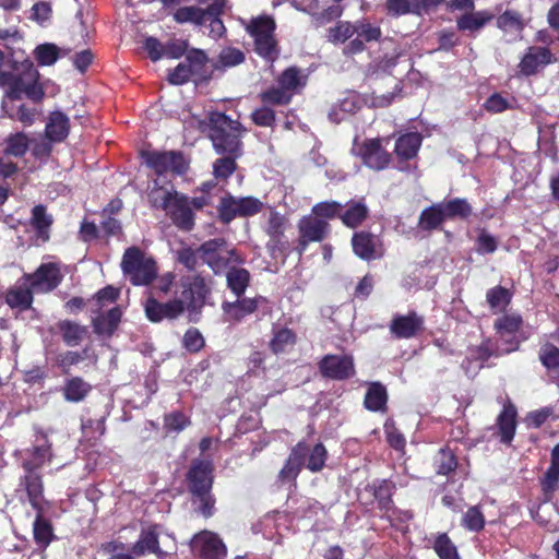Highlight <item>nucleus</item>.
Returning <instances> with one entry per match:
<instances>
[{"label": "nucleus", "mask_w": 559, "mask_h": 559, "mask_svg": "<svg viewBox=\"0 0 559 559\" xmlns=\"http://www.w3.org/2000/svg\"><path fill=\"white\" fill-rule=\"evenodd\" d=\"M246 129L224 112H213L209 119V138L219 155H243L242 136Z\"/></svg>", "instance_id": "obj_1"}, {"label": "nucleus", "mask_w": 559, "mask_h": 559, "mask_svg": "<svg viewBox=\"0 0 559 559\" xmlns=\"http://www.w3.org/2000/svg\"><path fill=\"white\" fill-rule=\"evenodd\" d=\"M5 59L4 52L0 49V68ZM17 72L0 71V87L5 88L7 96L10 99H20L23 95L33 102H40L44 97V91L38 83L39 73L34 64L25 61L21 64Z\"/></svg>", "instance_id": "obj_2"}, {"label": "nucleus", "mask_w": 559, "mask_h": 559, "mask_svg": "<svg viewBox=\"0 0 559 559\" xmlns=\"http://www.w3.org/2000/svg\"><path fill=\"white\" fill-rule=\"evenodd\" d=\"M121 269L134 286H148L154 283L157 276V263L154 258L147 257L136 246L126 249Z\"/></svg>", "instance_id": "obj_3"}, {"label": "nucleus", "mask_w": 559, "mask_h": 559, "mask_svg": "<svg viewBox=\"0 0 559 559\" xmlns=\"http://www.w3.org/2000/svg\"><path fill=\"white\" fill-rule=\"evenodd\" d=\"M222 312L224 321L229 324H239L247 317L258 314V319L261 320L272 313V305L270 300L261 295L254 297H236V300L222 302Z\"/></svg>", "instance_id": "obj_4"}, {"label": "nucleus", "mask_w": 559, "mask_h": 559, "mask_svg": "<svg viewBox=\"0 0 559 559\" xmlns=\"http://www.w3.org/2000/svg\"><path fill=\"white\" fill-rule=\"evenodd\" d=\"M264 207L261 200L255 197L236 198L226 191L219 198L216 206L217 218L224 224H230L237 217H250L259 214Z\"/></svg>", "instance_id": "obj_5"}, {"label": "nucleus", "mask_w": 559, "mask_h": 559, "mask_svg": "<svg viewBox=\"0 0 559 559\" xmlns=\"http://www.w3.org/2000/svg\"><path fill=\"white\" fill-rule=\"evenodd\" d=\"M158 206L166 211V214L179 230L191 231L194 228V209L190 198L186 194L176 190L165 191Z\"/></svg>", "instance_id": "obj_6"}, {"label": "nucleus", "mask_w": 559, "mask_h": 559, "mask_svg": "<svg viewBox=\"0 0 559 559\" xmlns=\"http://www.w3.org/2000/svg\"><path fill=\"white\" fill-rule=\"evenodd\" d=\"M180 297L190 313H201L211 295V287L201 274L182 276L179 281Z\"/></svg>", "instance_id": "obj_7"}, {"label": "nucleus", "mask_w": 559, "mask_h": 559, "mask_svg": "<svg viewBox=\"0 0 559 559\" xmlns=\"http://www.w3.org/2000/svg\"><path fill=\"white\" fill-rule=\"evenodd\" d=\"M141 157L145 165L152 169L157 176H162L167 171L182 176L189 169V164L185 155L180 151H142Z\"/></svg>", "instance_id": "obj_8"}, {"label": "nucleus", "mask_w": 559, "mask_h": 559, "mask_svg": "<svg viewBox=\"0 0 559 559\" xmlns=\"http://www.w3.org/2000/svg\"><path fill=\"white\" fill-rule=\"evenodd\" d=\"M287 226V217L274 210L270 212L267 223L264 228V231L269 237L265 247L269 254L274 259H286L289 254V241L285 235Z\"/></svg>", "instance_id": "obj_9"}, {"label": "nucleus", "mask_w": 559, "mask_h": 559, "mask_svg": "<svg viewBox=\"0 0 559 559\" xmlns=\"http://www.w3.org/2000/svg\"><path fill=\"white\" fill-rule=\"evenodd\" d=\"M396 485L391 479H374L367 484L357 496L360 504L371 507L377 503L380 511L388 512L393 507Z\"/></svg>", "instance_id": "obj_10"}, {"label": "nucleus", "mask_w": 559, "mask_h": 559, "mask_svg": "<svg viewBox=\"0 0 559 559\" xmlns=\"http://www.w3.org/2000/svg\"><path fill=\"white\" fill-rule=\"evenodd\" d=\"M298 240L295 250L301 257L311 242H322L331 234V225L312 213L302 216L297 224Z\"/></svg>", "instance_id": "obj_11"}, {"label": "nucleus", "mask_w": 559, "mask_h": 559, "mask_svg": "<svg viewBox=\"0 0 559 559\" xmlns=\"http://www.w3.org/2000/svg\"><path fill=\"white\" fill-rule=\"evenodd\" d=\"M383 141L384 139L381 138L365 139L355 148V155L366 167L374 171L386 169L393 159L392 153L384 147Z\"/></svg>", "instance_id": "obj_12"}, {"label": "nucleus", "mask_w": 559, "mask_h": 559, "mask_svg": "<svg viewBox=\"0 0 559 559\" xmlns=\"http://www.w3.org/2000/svg\"><path fill=\"white\" fill-rule=\"evenodd\" d=\"M318 369L322 378L333 381H346L356 374L355 361L352 355H324L318 361Z\"/></svg>", "instance_id": "obj_13"}, {"label": "nucleus", "mask_w": 559, "mask_h": 559, "mask_svg": "<svg viewBox=\"0 0 559 559\" xmlns=\"http://www.w3.org/2000/svg\"><path fill=\"white\" fill-rule=\"evenodd\" d=\"M143 306L145 317L152 323H159L164 320L175 321L186 311L183 300L177 297L162 301L157 296L150 295Z\"/></svg>", "instance_id": "obj_14"}, {"label": "nucleus", "mask_w": 559, "mask_h": 559, "mask_svg": "<svg viewBox=\"0 0 559 559\" xmlns=\"http://www.w3.org/2000/svg\"><path fill=\"white\" fill-rule=\"evenodd\" d=\"M186 481L191 496L212 491L214 484L213 462L210 460L194 459L186 474Z\"/></svg>", "instance_id": "obj_15"}, {"label": "nucleus", "mask_w": 559, "mask_h": 559, "mask_svg": "<svg viewBox=\"0 0 559 559\" xmlns=\"http://www.w3.org/2000/svg\"><path fill=\"white\" fill-rule=\"evenodd\" d=\"M191 552L198 559H224L227 548L217 534L211 531H201L190 540Z\"/></svg>", "instance_id": "obj_16"}, {"label": "nucleus", "mask_w": 559, "mask_h": 559, "mask_svg": "<svg viewBox=\"0 0 559 559\" xmlns=\"http://www.w3.org/2000/svg\"><path fill=\"white\" fill-rule=\"evenodd\" d=\"M444 0H383V9L390 17L404 15L421 16L436 10Z\"/></svg>", "instance_id": "obj_17"}, {"label": "nucleus", "mask_w": 559, "mask_h": 559, "mask_svg": "<svg viewBox=\"0 0 559 559\" xmlns=\"http://www.w3.org/2000/svg\"><path fill=\"white\" fill-rule=\"evenodd\" d=\"M557 61V57L549 47L530 46L521 58L518 68L522 75L528 78Z\"/></svg>", "instance_id": "obj_18"}, {"label": "nucleus", "mask_w": 559, "mask_h": 559, "mask_svg": "<svg viewBox=\"0 0 559 559\" xmlns=\"http://www.w3.org/2000/svg\"><path fill=\"white\" fill-rule=\"evenodd\" d=\"M350 243L353 252L364 261L378 260L384 254V246L381 238L369 230L355 231Z\"/></svg>", "instance_id": "obj_19"}, {"label": "nucleus", "mask_w": 559, "mask_h": 559, "mask_svg": "<svg viewBox=\"0 0 559 559\" xmlns=\"http://www.w3.org/2000/svg\"><path fill=\"white\" fill-rule=\"evenodd\" d=\"M390 333L399 340H409L418 336L425 330V319L415 310L406 314H395L389 325Z\"/></svg>", "instance_id": "obj_20"}, {"label": "nucleus", "mask_w": 559, "mask_h": 559, "mask_svg": "<svg viewBox=\"0 0 559 559\" xmlns=\"http://www.w3.org/2000/svg\"><path fill=\"white\" fill-rule=\"evenodd\" d=\"M423 135L417 131L402 133L395 140L393 154L401 171L408 170V162L416 158L423 144Z\"/></svg>", "instance_id": "obj_21"}, {"label": "nucleus", "mask_w": 559, "mask_h": 559, "mask_svg": "<svg viewBox=\"0 0 559 559\" xmlns=\"http://www.w3.org/2000/svg\"><path fill=\"white\" fill-rule=\"evenodd\" d=\"M355 34L356 38L349 40L343 48L345 56H354L365 51L367 43L381 39L382 31L380 26L371 24L366 19H360L355 21Z\"/></svg>", "instance_id": "obj_22"}, {"label": "nucleus", "mask_w": 559, "mask_h": 559, "mask_svg": "<svg viewBox=\"0 0 559 559\" xmlns=\"http://www.w3.org/2000/svg\"><path fill=\"white\" fill-rule=\"evenodd\" d=\"M160 526L151 524L141 530L139 539L131 546V552L134 557H144L148 554L155 555L158 559L166 557V551L159 545Z\"/></svg>", "instance_id": "obj_23"}, {"label": "nucleus", "mask_w": 559, "mask_h": 559, "mask_svg": "<svg viewBox=\"0 0 559 559\" xmlns=\"http://www.w3.org/2000/svg\"><path fill=\"white\" fill-rule=\"evenodd\" d=\"M24 278L31 284L32 288L45 286L46 292L56 289L62 282L63 275L57 263H43L32 274H25Z\"/></svg>", "instance_id": "obj_24"}, {"label": "nucleus", "mask_w": 559, "mask_h": 559, "mask_svg": "<svg viewBox=\"0 0 559 559\" xmlns=\"http://www.w3.org/2000/svg\"><path fill=\"white\" fill-rule=\"evenodd\" d=\"M539 486L542 491L540 501L543 503L551 502L556 492L559 491V443L551 450L550 464L539 478Z\"/></svg>", "instance_id": "obj_25"}, {"label": "nucleus", "mask_w": 559, "mask_h": 559, "mask_svg": "<svg viewBox=\"0 0 559 559\" xmlns=\"http://www.w3.org/2000/svg\"><path fill=\"white\" fill-rule=\"evenodd\" d=\"M92 318L93 332L104 338H110L118 330L121 319L122 310L119 306L112 307L106 312H94Z\"/></svg>", "instance_id": "obj_26"}, {"label": "nucleus", "mask_w": 559, "mask_h": 559, "mask_svg": "<svg viewBox=\"0 0 559 559\" xmlns=\"http://www.w3.org/2000/svg\"><path fill=\"white\" fill-rule=\"evenodd\" d=\"M226 245L225 239L214 238L204 241L198 252L203 263L207 264L215 274H219L227 267L228 259L221 255L219 250Z\"/></svg>", "instance_id": "obj_27"}, {"label": "nucleus", "mask_w": 559, "mask_h": 559, "mask_svg": "<svg viewBox=\"0 0 559 559\" xmlns=\"http://www.w3.org/2000/svg\"><path fill=\"white\" fill-rule=\"evenodd\" d=\"M295 447L302 448L301 463L304 467L311 473H319L324 468L328 460V450L322 442H318L311 447L306 441H299Z\"/></svg>", "instance_id": "obj_28"}, {"label": "nucleus", "mask_w": 559, "mask_h": 559, "mask_svg": "<svg viewBox=\"0 0 559 559\" xmlns=\"http://www.w3.org/2000/svg\"><path fill=\"white\" fill-rule=\"evenodd\" d=\"M369 216V207L365 198L352 199L343 205L341 222L344 226L356 229L360 227Z\"/></svg>", "instance_id": "obj_29"}, {"label": "nucleus", "mask_w": 559, "mask_h": 559, "mask_svg": "<svg viewBox=\"0 0 559 559\" xmlns=\"http://www.w3.org/2000/svg\"><path fill=\"white\" fill-rule=\"evenodd\" d=\"M45 509L36 511V516L33 522V538L37 549L45 551L49 545L57 539L55 535L53 525L50 520L44 516Z\"/></svg>", "instance_id": "obj_30"}, {"label": "nucleus", "mask_w": 559, "mask_h": 559, "mask_svg": "<svg viewBox=\"0 0 559 559\" xmlns=\"http://www.w3.org/2000/svg\"><path fill=\"white\" fill-rule=\"evenodd\" d=\"M44 443L33 445L25 450L26 457L22 461V467L25 472H36L41 468L46 462L51 461V444L46 436H43Z\"/></svg>", "instance_id": "obj_31"}, {"label": "nucleus", "mask_w": 559, "mask_h": 559, "mask_svg": "<svg viewBox=\"0 0 559 559\" xmlns=\"http://www.w3.org/2000/svg\"><path fill=\"white\" fill-rule=\"evenodd\" d=\"M516 408L510 402L506 404L499 413L496 425L498 427L501 443L511 444L513 441L516 430Z\"/></svg>", "instance_id": "obj_32"}, {"label": "nucleus", "mask_w": 559, "mask_h": 559, "mask_svg": "<svg viewBox=\"0 0 559 559\" xmlns=\"http://www.w3.org/2000/svg\"><path fill=\"white\" fill-rule=\"evenodd\" d=\"M70 132V120L66 114L56 110L50 112L45 127V136L50 142H63Z\"/></svg>", "instance_id": "obj_33"}, {"label": "nucleus", "mask_w": 559, "mask_h": 559, "mask_svg": "<svg viewBox=\"0 0 559 559\" xmlns=\"http://www.w3.org/2000/svg\"><path fill=\"white\" fill-rule=\"evenodd\" d=\"M298 341L297 333L287 328H274L269 341V348L274 355L287 354L294 349Z\"/></svg>", "instance_id": "obj_34"}, {"label": "nucleus", "mask_w": 559, "mask_h": 559, "mask_svg": "<svg viewBox=\"0 0 559 559\" xmlns=\"http://www.w3.org/2000/svg\"><path fill=\"white\" fill-rule=\"evenodd\" d=\"M21 485L24 486L28 502L35 511L44 509L41 501L44 499L43 477L36 472H25L21 478Z\"/></svg>", "instance_id": "obj_35"}, {"label": "nucleus", "mask_w": 559, "mask_h": 559, "mask_svg": "<svg viewBox=\"0 0 559 559\" xmlns=\"http://www.w3.org/2000/svg\"><path fill=\"white\" fill-rule=\"evenodd\" d=\"M499 356L500 353L493 342L490 338H485L479 345L468 348L464 365L468 369L476 362L478 368H483L489 358Z\"/></svg>", "instance_id": "obj_36"}, {"label": "nucleus", "mask_w": 559, "mask_h": 559, "mask_svg": "<svg viewBox=\"0 0 559 559\" xmlns=\"http://www.w3.org/2000/svg\"><path fill=\"white\" fill-rule=\"evenodd\" d=\"M56 328L62 342L70 347L79 346L88 333L87 326L69 319L59 320Z\"/></svg>", "instance_id": "obj_37"}, {"label": "nucleus", "mask_w": 559, "mask_h": 559, "mask_svg": "<svg viewBox=\"0 0 559 559\" xmlns=\"http://www.w3.org/2000/svg\"><path fill=\"white\" fill-rule=\"evenodd\" d=\"M92 390L93 386L79 376L66 379L61 388L63 399L70 403L83 402Z\"/></svg>", "instance_id": "obj_38"}, {"label": "nucleus", "mask_w": 559, "mask_h": 559, "mask_svg": "<svg viewBox=\"0 0 559 559\" xmlns=\"http://www.w3.org/2000/svg\"><path fill=\"white\" fill-rule=\"evenodd\" d=\"M247 34L253 40L275 36L276 22L271 15L261 14L252 17L245 26Z\"/></svg>", "instance_id": "obj_39"}, {"label": "nucleus", "mask_w": 559, "mask_h": 559, "mask_svg": "<svg viewBox=\"0 0 559 559\" xmlns=\"http://www.w3.org/2000/svg\"><path fill=\"white\" fill-rule=\"evenodd\" d=\"M447 221L440 203L424 209L418 217L417 227L421 231L431 233L442 228Z\"/></svg>", "instance_id": "obj_40"}, {"label": "nucleus", "mask_w": 559, "mask_h": 559, "mask_svg": "<svg viewBox=\"0 0 559 559\" xmlns=\"http://www.w3.org/2000/svg\"><path fill=\"white\" fill-rule=\"evenodd\" d=\"M223 191L215 180L203 181L197 189L199 193L190 199L192 206L195 211H202L204 207L213 206L215 197Z\"/></svg>", "instance_id": "obj_41"}, {"label": "nucleus", "mask_w": 559, "mask_h": 559, "mask_svg": "<svg viewBox=\"0 0 559 559\" xmlns=\"http://www.w3.org/2000/svg\"><path fill=\"white\" fill-rule=\"evenodd\" d=\"M302 448L301 447H293L287 460L284 463V466L278 473V481L282 484L286 483H296L297 477L299 476L304 465L301 463L302 457Z\"/></svg>", "instance_id": "obj_42"}, {"label": "nucleus", "mask_w": 559, "mask_h": 559, "mask_svg": "<svg viewBox=\"0 0 559 559\" xmlns=\"http://www.w3.org/2000/svg\"><path fill=\"white\" fill-rule=\"evenodd\" d=\"M250 281V272L245 267L230 266L226 271V286L236 297L245 295Z\"/></svg>", "instance_id": "obj_43"}, {"label": "nucleus", "mask_w": 559, "mask_h": 559, "mask_svg": "<svg viewBox=\"0 0 559 559\" xmlns=\"http://www.w3.org/2000/svg\"><path fill=\"white\" fill-rule=\"evenodd\" d=\"M386 403V388L378 381L369 383L364 399V406L370 412H385Z\"/></svg>", "instance_id": "obj_44"}, {"label": "nucleus", "mask_w": 559, "mask_h": 559, "mask_svg": "<svg viewBox=\"0 0 559 559\" xmlns=\"http://www.w3.org/2000/svg\"><path fill=\"white\" fill-rule=\"evenodd\" d=\"M439 203L442 207L447 221H467L473 214L472 205L464 198H453Z\"/></svg>", "instance_id": "obj_45"}, {"label": "nucleus", "mask_w": 559, "mask_h": 559, "mask_svg": "<svg viewBox=\"0 0 559 559\" xmlns=\"http://www.w3.org/2000/svg\"><path fill=\"white\" fill-rule=\"evenodd\" d=\"M33 289L29 286H14L7 290L5 302L12 309L28 310L34 301Z\"/></svg>", "instance_id": "obj_46"}, {"label": "nucleus", "mask_w": 559, "mask_h": 559, "mask_svg": "<svg viewBox=\"0 0 559 559\" xmlns=\"http://www.w3.org/2000/svg\"><path fill=\"white\" fill-rule=\"evenodd\" d=\"M31 146V139L24 132L9 134L4 140L2 154L8 157L22 158Z\"/></svg>", "instance_id": "obj_47"}, {"label": "nucleus", "mask_w": 559, "mask_h": 559, "mask_svg": "<svg viewBox=\"0 0 559 559\" xmlns=\"http://www.w3.org/2000/svg\"><path fill=\"white\" fill-rule=\"evenodd\" d=\"M307 7L310 10V13L308 14L311 16V24L314 28H320L334 20L340 19L344 12V8L334 2L332 5H329L320 12L314 11L318 5L316 7V2H313V0H311V3Z\"/></svg>", "instance_id": "obj_48"}, {"label": "nucleus", "mask_w": 559, "mask_h": 559, "mask_svg": "<svg viewBox=\"0 0 559 559\" xmlns=\"http://www.w3.org/2000/svg\"><path fill=\"white\" fill-rule=\"evenodd\" d=\"M245 61L246 53L241 49L227 46L219 51L215 62L213 63V68L217 71H225L227 69L240 66Z\"/></svg>", "instance_id": "obj_49"}, {"label": "nucleus", "mask_w": 559, "mask_h": 559, "mask_svg": "<svg viewBox=\"0 0 559 559\" xmlns=\"http://www.w3.org/2000/svg\"><path fill=\"white\" fill-rule=\"evenodd\" d=\"M53 223V218L47 213V207L43 204H37L32 209L31 225L36 231V235L44 240L49 238V229Z\"/></svg>", "instance_id": "obj_50"}, {"label": "nucleus", "mask_w": 559, "mask_h": 559, "mask_svg": "<svg viewBox=\"0 0 559 559\" xmlns=\"http://www.w3.org/2000/svg\"><path fill=\"white\" fill-rule=\"evenodd\" d=\"M512 300V293L501 286L491 287L486 293V301L493 313L503 312Z\"/></svg>", "instance_id": "obj_51"}, {"label": "nucleus", "mask_w": 559, "mask_h": 559, "mask_svg": "<svg viewBox=\"0 0 559 559\" xmlns=\"http://www.w3.org/2000/svg\"><path fill=\"white\" fill-rule=\"evenodd\" d=\"M253 51L265 62H275L281 55V47L275 36L253 40Z\"/></svg>", "instance_id": "obj_52"}, {"label": "nucleus", "mask_w": 559, "mask_h": 559, "mask_svg": "<svg viewBox=\"0 0 559 559\" xmlns=\"http://www.w3.org/2000/svg\"><path fill=\"white\" fill-rule=\"evenodd\" d=\"M241 156L222 155L213 163V179L217 183L219 181L227 182L230 176L237 170V159Z\"/></svg>", "instance_id": "obj_53"}, {"label": "nucleus", "mask_w": 559, "mask_h": 559, "mask_svg": "<svg viewBox=\"0 0 559 559\" xmlns=\"http://www.w3.org/2000/svg\"><path fill=\"white\" fill-rule=\"evenodd\" d=\"M457 464L455 453L448 447L441 448L433 457V466L438 475H450L455 472Z\"/></svg>", "instance_id": "obj_54"}, {"label": "nucleus", "mask_w": 559, "mask_h": 559, "mask_svg": "<svg viewBox=\"0 0 559 559\" xmlns=\"http://www.w3.org/2000/svg\"><path fill=\"white\" fill-rule=\"evenodd\" d=\"M496 26L504 33H522L525 23L522 13L516 10H506L496 19Z\"/></svg>", "instance_id": "obj_55"}, {"label": "nucleus", "mask_w": 559, "mask_h": 559, "mask_svg": "<svg viewBox=\"0 0 559 559\" xmlns=\"http://www.w3.org/2000/svg\"><path fill=\"white\" fill-rule=\"evenodd\" d=\"M492 19L493 15L486 11L465 13L457 19L456 25L460 31L474 32L480 29L486 23H488Z\"/></svg>", "instance_id": "obj_56"}, {"label": "nucleus", "mask_w": 559, "mask_h": 559, "mask_svg": "<svg viewBox=\"0 0 559 559\" xmlns=\"http://www.w3.org/2000/svg\"><path fill=\"white\" fill-rule=\"evenodd\" d=\"M187 66L190 70H192V73L194 76L207 80L210 79V75L206 74L205 68L209 62V57L205 53L204 50L192 48L188 50L186 53V61Z\"/></svg>", "instance_id": "obj_57"}, {"label": "nucleus", "mask_w": 559, "mask_h": 559, "mask_svg": "<svg viewBox=\"0 0 559 559\" xmlns=\"http://www.w3.org/2000/svg\"><path fill=\"white\" fill-rule=\"evenodd\" d=\"M120 296V289L112 286L107 285L96 292L93 297L88 300L93 304L92 312H102L103 309L111 304H115Z\"/></svg>", "instance_id": "obj_58"}, {"label": "nucleus", "mask_w": 559, "mask_h": 559, "mask_svg": "<svg viewBox=\"0 0 559 559\" xmlns=\"http://www.w3.org/2000/svg\"><path fill=\"white\" fill-rule=\"evenodd\" d=\"M355 35V22L337 21L328 29V40L334 45L344 44Z\"/></svg>", "instance_id": "obj_59"}, {"label": "nucleus", "mask_w": 559, "mask_h": 559, "mask_svg": "<svg viewBox=\"0 0 559 559\" xmlns=\"http://www.w3.org/2000/svg\"><path fill=\"white\" fill-rule=\"evenodd\" d=\"M259 97L263 105L285 106L292 102L293 94L278 85L261 92Z\"/></svg>", "instance_id": "obj_60"}, {"label": "nucleus", "mask_w": 559, "mask_h": 559, "mask_svg": "<svg viewBox=\"0 0 559 559\" xmlns=\"http://www.w3.org/2000/svg\"><path fill=\"white\" fill-rule=\"evenodd\" d=\"M432 548L439 559H460L457 548L447 533L436 536Z\"/></svg>", "instance_id": "obj_61"}, {"label": "nucleus", "mask_w": 559, "mask_h": 559, "mask_svg": "<svg viewBox=\"0 0 559 559\" xmlns=\"http://www.w3.org/2000/svg\"><path fill=\"white\" fill-rule=\"evenodd\" d=\"M343 210V204L337 201H322L314 204L311 207V213L319 219H331L340 218Z\"/></svg>", "instance_id": "obj_62"}, {"label": "nucleus", "mask_w": 559, "mask_h": 559, "mask_svg": "<svg viewBox=\"0 0 559 559\" xmlns=\"http://www.w3.org/2000/svg\"><path fill=\"white\" fill-rule=\"evenodd\" d=\"M522 325V318L515 314H504L495 321V329L501 336L515 335Z\"/></svg>", "instance_id": "obj_63"}, {"label": "nucleus", "mask_w": 559, "mask_h": 559, "mask_svg": "<svg viewBox=\"0 0 559 559\" xmlns=\"http://www.w3.org/2000/svg\"><path fill=\"white\" fill-rule=\"evenodd\" d=\"M542 365L548 370L559 369V347L550 342L542 345L538 353Z\"/></svg>", "instance_id": "obj_64"}]
</instances>
